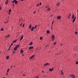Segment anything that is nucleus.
Here are the masks:
<instances>
[{
  "instance_id": "obj_1",
  "label": "nucleus",
  "mask_w": 78,
  "mask_h": 78,
  "mask_svg": "<svg viewBox=\"0 0 78 78\" xmlns=\"http://www.w3.org/2000/svg\"><path fill=\"white\" fill-rule=\"evenodd\" d=\"M19 46H20L19 44H18V45H16V46L14 48V50H15V51H16L17 50V48L19 47Z\"/></svg>"
},
{
  "instance_id": "obj_2",
  "label": "nucleus",
  "mask_w": 78,
  "mask_h": 78,
  "mask_svg": "<svg viewBox=\"0 0 78 78\" xmlns=\"http://www.w3.org/2000/svg\"><path fill=\"white\" fill-rule=\"evenodd\" d=\"M14 2L16 5H17L18 3V1L16 0H14L12 2V3H14Z\"/></svg>"
},
{
  "instance_id": "obj_3",
  "label": "nucleus",
  "mask_w": 78,
  "mask_h": 78,
  "mask_svg": "<svg viewBox=\"0 0 78 78\" xmlns=\"http://www.w3.org/2000/svg\"><path fill=\"white\" fill-rule=\"evenodd\" d=\"M70 76L72 78H76V77H75V76L73 74H71L70 75Z\"/></svg>"
},
{
  "instance_id": "obj_4",
  "label": "nucleus",
  "mask_w": 78,
  "mask_h": 78,
  "mask_svg": "<svg viewBox=\"0 0 78 78\" xmlns=\"http://www.w3.org/2000/svg\"><path fill=\"white\" fill-rule=\"evenodd\" d=\"M9 3V1H8V0H6V2H5V4L6 5H8V4Z\"/></svg>"
},
{
  "instance_id": "obj_5",
  "label": "nucleus",
  "mask_w": 78,
  "mask_h": 78,
  "mask_svg": "<svg viewBox=\"0 0 78 78\" xmlns=\"http://www.w3.org/2000/svg\"><path fill=\"white\" fill-rule=\"evenodd\" d=\"M33 48H34L33 46H30L29 48V49L31 50V49H33Z\"/></svg>"
},
{
  "instance_id": "obj_6",
  "label": "nucleus",
  "mask_w": 78,
  "mask_h": 78,
  "mask_svg": "<svg viewBox=\"0 0 78 78\" xmlns=\"http://www.w3.org/2000/svg\"><path fill=\"white\" fill-rule=\"evenodd\" d=\"M76 17H75L74 19L73 20V23H74V22H75V20H76Z\"/></svg>"
},
{
  "instance_id": "obj_7",
  "label": "nucleus",
  "mask_w": 78,
  "mask_h": 78,
  "mask_svg": "<svg viewBox=\"0 0 78 78\" xmlns=\"http://www.w3.org/2000/svg\"><path fill=\"white\" fill-rule=\"evenodd\" d=\"M47 65H49V63H46L45 64H44V66L45 67V66H47Z\"/></svg>"
},
{
  "instance_id": "obj_8",
  "label": "nucleus",
  "mask_w": 78,
  "mask_h": 78,
  "mask_svg": "<svg viewBox=\"0 0 78 78\" xmlns=\"http://www.w3.org/2000/svg\"><path fill=\"white\" fill-rule=\"evenodd\" d=\"M61 16H57V19H58L59 20V19H61Z\"/></svg>"
},
{
  "instance_id": "obj_9",
  "label": "nucleus",
  "mask_w": 78,
  "mask_h": 78,
  "mask_svg": "<svg viewBox=\"0 0 78 78\" xmlns=\"http://www.w3.org/2000/svg\"><path fill=\"white\" fill-rule=\"evenodd\" d=\"M60 5V2H58L56 4V6H59Z\"/></svg>"
},
{
  "instance_id": "obj_10",
  "label": "nucleus",
  "mask_w": 78,
  "mask_h": 78,
  "mask_svg": "<svg viewBox=\"0 0 78 78\" xmlns=\"http://www.w3.org/2000/svg\"><path fill=\"white\" fill-rule=\"evenodd\" d=\"M46 32L47 33V34H50V30H47L46 31Z\"/></svg>"
},
{
  "instance_id": "obj_11",
  "label": "nucleus",
  "mask_w": 78,
  "mask_h": 78,
  "mask_svg": "<svg viewBox=\"0 0 78 78\" xmlns=\"http://www.w3.org/2000/svg\"><path fill=\"white\" fill-rule=\"evenodd\" d=\"M51 39H55V35H52L51 37Z\"/></svg>"
},
{
  "instance_id": "obj_12",
  "label": "nucleus",
  "mask_w": 78,
  "mask_h": 78,
  "mask_svg": "<svg viewBox=\"0 0 78 78\" xmlns=\"http://www.w3.org/2000/svg\"><path fill=\"white\" fill-rule=\"evenodd\" d=\"M35 56V55H32L30 57V59H32V58H33Z\"/></svg>"
},
{
  "instance_id": "obj_13",
  "label": "nucleus",
  "mask_w": 78,
  "mask_h": 78,
  "mask_svg": "<svg viewBox=\"0 0 78 78\" xmlns=\"http://www.w3.org/2000/svg\"><path fill=\"white\" fill-rule=\"evenodd\" d=\"M20 52L21 53H23V50H22V49H21V50Z\"/></svg>"
},
{
  "instance_id": "obj_14",
  "label": "nucleus",
  "mask_w": 78,
  "mask_h": 78,
  "mask_svg": "<svg viewBox=\"0 0 78 78\" xmlns=\"http://www.w3.org/2000/svg\"><path fill=\"white\" fill-rule=\"evenodd\" d=\"M9 37V34L5 36V37H6V38H7V37Z\"/></svg>"
},
{
  "instance_id": "obj_15",
  "label": "nucleus",
  "mask_w": 78,
  "mask_h": 78,
  "mask_svg": "<svg viewBox=\"0 0 78 78\" xmlns=\"http://www.w3.org/2000/svg\"><path fill=\"white\" fill-rule=\"evenodd\" d=\"M23 35L22 36L21 38H20V41H22V39H23Z\"/></svg>"
},
{
  "instance_id": "obj_16",
  "label": "nucleus",
  "mask_w": 78,
  "mask_h": 78,
  "mask_svg": "<svg viewBox=\"0 0 78 78\" xmlns=\"http://www.w3.org/2000/svg\"><path fill=\"white\" fill-rule=\"evenodd\" d=\"M34 27H33L31 28V31H33L34 30Z\"/></svg>"
},
{
  "instance_id": "obj_17",
  "label": "nucleus",
  "mask_w": 78,
  "mask_h": 78,
  "mask_svg": "<svg viewBox=\"0 0 78 78\" xmlns=\"http://www.w3.org/2000/svg\"><path fill=\"white\" fill-rule=\"evenodd\" d=\"M37 27V25H35L34 26V27H34V29H36V28Z\"/></svg>"
},
{
  "instance_id": "obj_18",
  "label": "nucleus",
  "mask_w": 78,
  "mask_h": 78,
  "mask_svg": "<svg viewBox=\"0 0 78 78\" xmlns=\"http://www.w3.org/2000/svg\"><path fill=\"white\" fill-rule=\"evenodd\" d=\"M61 73L62 75H64V73H63V72H62V70H61Z\"/></svg>"
},
{
  "instance_id": "obj_19",
  "label": "nucleus",
  "mask_w": 78,
  "mask_h": 78,
  "mask_svg": "<svg viewBox=\"0 0 78 78\" xmlns=\"http://www.w3.org/2000/svg\"><path fill=\"white\" fill-rule=\"evenodd\" d=\"M17 41V40H15L13 41L12 43H15V42H16Z\"/></svg>"
},
{
  "instance_id": "obj_20",
  "label": "nucleus",
  "mask_w": 78,
  "mask_h": 78,
  "mask_svg": "<svg viewBox=\"0 0 78 78\" xmlns=\"http://www.w3.org/2000/svg\"><path fill=\"white\" fill-rule=\"evenodd\" d=\"M29 28H30V29H31V24L30 25Z\"/></svg>"
},
{
  "instance_id": "obj_21",
  "label": "nucleus",
  "mask_w": 78,
  "mask_h": 78,
  "mask_svg": "<svg viewBox=\"0 0 78 78\" xmlns=\"http://www.w3.org/2000/svg\"><path fill=\"white\" fill-rule=\"evenodd\" d=\"M50 8H48L47 9V11H50Z\"/></svg>"
},
{
  "instance_id": "obj_22",
  "label": "nucleus",
  "mask_w": 78,
  "mask_h": 78,
  "mask_svg": "<svg viewBox=\"0 0 78 78\" xmlns=\"http://www.w3.org/2000/svg\"><path fill=\"white\" fill-rule=\"evenodd\" d=\"M49 70H50V71H52V70H53V69H51V68H50V69H49Z\"/></svg>"
},
{
  "instance_id": "obj_23",
  "label": "nucleus",
  "mask_w": 78,
  "mask_h": 78,
  "mask_svg": "<svg viewBox=\"0 0 78 78\" xmlns=\"http://www.w3.org/2000/svg\"><path fill=\"white\" fill-rule=\"evenodd\" d=\"M40 40H42V37H40Z\"/></svg>"
},
{
  "instance_id": "obj_24",
  "label": "nucleus",
  "mask_w": 78,
  "mask_h": 78,
  "mask_svg": "<svg viewBox=\"0 0 78 78\" xmlns=\"http://www.w3.org/2000/svg\"><path fill=\"white\" fill-rule=\"evenodd\" d=\"M6 59H9V56H8L6 58Z\"/></svg>"
},
{
  "instance_id": "obj_25",
  "label": "nucleus",
  "mask_w": 78,
  "mask_h": 78,
  "mask_svg": "<svg viewBox=\"0 0 78 78\" xmlns=\"http://www.w3.org/2000/svg\"><path fill=\"white\" fill-rule=\"evenodd\" d=\"M72 18L73 19H74V15H73L72 16Z\"/></svg>"
},
{
  "instance_id": "obj_26",
  "label": "nucleus",
  "mask_w": 78,
  "mask_h": 78,
  "mask_svg": "<svg viewBox=\"0 0 78 78\" xmlns=\"http://www.w3.org/2000/svg\"><path fill=\"white\" fill-rule=\"evenodd\" d=\"M33 42H31L30 43V44H29V45H33Z\"/></svg>"
},
{
  "instance_id": "obj_27",
  "label": "nucleus",
  "mask_w": 78,
  "mask_h": 78,
  "mask_svg": "<svg viewBox=\"0 0 78 78\" xmlns=\"http://www.w3.org/2000/svg\"><path fill=\"white\" fill-rule=\"evenodd\" d=\"M9 69H7V73H8V72H9Z\"/></svg>"
},
{
  "instance_id": "obj_28",
  "label": "nucleus",
  "mask_w": 78,
  "mask_h": 78,
  "mask_svg": "<svg viewBox=\"0 0 78 78\" xmlns=\"http://www.w3.org/2000/svg\"><path fill=\"white\" fill-rule=\"evenodd\" d=\"M45 8L46 9L48 8V5L46 6Z\"/></svg>"
},
{
  "instance_id": "obj_29",
  "label": "nucleus",
  "mask_w": 78,
  "mask_h": 78,
  "mask_svg": "<svg viewBox=\"0 0 78 78\" xmlns=\"http://www.w3.org/2000/svg\"><path fill=\"white\" fill-rule=\"evenodd\" d=\"M11 46H10L9 47V48H8L9 50H10V48H11Z\"/></svg>"
},
{
  "instance_id": "obj_30",
  "label": "nucleus",
  "mask_w": 78,
  "mask_h": 78,
  "mask_svg": "<svg viewBox=\"0 0 78 78\" xmlns=\"http://www.w3.org/2000/svg\"><path fill=\"white\" fill-rule=\"evenodd\" d=\"M75 34H78V33L76 31V32H75Z\"/></svg>"
},
{
  "instance_id": "obj_31",
  "label": "nucleus",
  "mask_w": 78,
  "mask_h": 78,
  "mask_svg": "<svg viewBox=\"0 0 78 78\" xmlns=\"http://www.w3.org/2000/svg\"><path fill=\"white\" fill-rule=\"evenodd\" d=\"M1 30V31H3V28H2Z\"/></svg>"
},
{
  "instance_id": "obj_32",
  "label": "nucleus",
  "mask_w": 78,
  "mask_h": 78,
  "mask_svg": "<svg viewBox=\"0 0 78 78\" xmlns=\"http://www.w3.org/2000/svg\"><path fill=\"white\" fill-rule=\"evenodd\" d=\"M56 44V42H55L54 43H53V44H54V45H55V44Z\"/></svg>"
},
{
  "instance_id": "obj_33",
  "label": "nucleus",
  "mask_w": 78,
  "mask_h": 78,
  "mask_svg": "<svg viewBox=\"0 0 78 78\" xmlns=\"http://www.w3.org/2000/svg\"><path fill=\"white\" fill-rule=\"evenodd\" d=\"M76 65H77V64H78V62H76Z\"/></svg>"
},
{
  "instance_id": "obj_34",
  "label": "nucleus",
  "mask_w": 78,
  "mask_h": 78,
  "mask_svg": "<svg viewBox=\"0 0 78 78\" xmlns=\"http://www.w3.org/2000/svg\"><path fill=\"white\" fill-rule=\"evenodd\" d=\"M11 12V10L10 9L9 10V12Z\"/></svg>"
},
{
  "instance_id": "obj_35",
  "label": "nucleus",
  "mask_w": 78,
  "mask_h": 78,
  "mask_svg": "<svg viewBox=\"0 0 78 78\" xmlns=\"http://www.w3.org/2000/svg\"><path fill=\"white\" fill-rule=\"evenodd\" d=\"M24 26H25V24H23L22 27H24Z\"/></svg>"
},
{
  "instance_id": "obj_36",
  "label": "nucleus",
  "mask_w": 78,
  "mask_h": 78,
  "mask_svg": "<svg viewBox=\"0 0 78 78\" xmlns=\"http://www.w3.org/2000/svg\"><path fill=\"white\" fill-rule=\"evenodd\" d=\"M37 7L39 6V4H38L37 5Z\"/></svg>"
},
{
  "instance_id": "obj_37",
  "label": "nucleus",
  "mask_w": 78,
  "mask_h": 78,
  "mask_svg": "<svg viewBox=\"0 0 78 78\" xmlns=\"http://www.w3.org/2000/svg\"><path fill=\"white\" fill-rule=\"evenodd\" d=\"M40 5H42V3L41 2V3H40Z\"/></svg>"
},
{
  "instance_id": "obj_38",
  "label": "nucleus",
  "mask_w": 78,
  "mask_h": 78,
  "mask_svg": "<svg viewBox=\"0 0 78 78\" xmlns=\"http://www.w3.org/2000/svg\"><path fill=\"white\" fill-rule=\"evenodd\" d=\"M33 13L34 14H35V13H36V11H34Z\"/></svg>"
},
{
  "instance_id": "obj_39",
  "label": "nucleus",
  "mask_w": 78,
  "mask_h": 78,
  "mask_svg": "<svg viewBox=\"0 0 78 78\" xmlns=\"http://www.w3.org/2000/svg\"><path fill=\"white\" fill-rule=\"evenodd\" d=\"M12 45H13V43H12V44H11V46H11H11H12Z\"/></svg>"
},
{
  "instance_id": "obj_40",
  "label": "nucleus",
  "mask_w": 78,
  "mask_h": 78,
  "mask_svg": "<svg viewBox=\"0 0 78 78\" xmlns=\"http://www.w3.org/2000/svg\"><path fill=\"white\" fill-rule=\"evenodd\" d=\"M53 23H54V22H53L52 23V24H51V25L52 26V25H53Z\"/></svg>"
},
{
  "instance_id": "obj_41",
  "label": "nucleus",
  "mask_w": 78,
  "mask_h": 78,
  "mask_svg": "<svg viewBox=\"0 0 78 78\" xmlns=\"http://www.w3.org/2000/svg\"><path fill=\"white\" fill-rule=\"evenodd\" d=\"M7 22H8V21H7V22H5V23H7Z\"/></svg>"
},
{
  "instance_id": "obj_42",
  "label": "nucleus",
  "mask_w": 78,
  "mask_h": 78,
  "mask_svg": "<svg viewBox=\"0 0 78 78\" xmlns=\"http://www.w3.org/2000/svg\"><path fill=\"white\" fill-rule=\"evenodd\" d=\"M22 23L20 25V26H22Z\"/></svg>"
},
{
  "instance_id": "obj_43",
  "label": "nucleus",
  "mask_w": 78,
  "mask_h": 78,
  "mask_svg": "<svg viewBox=\"0 0 78 78\" xmlns=\"http://www.w3.org/2000/svg\"><path fill=\"white\" fill-rule=\"evenodd\" d=\"M15 52H15V51H13V53H15Z\"/></svg>"
},
{
  "instance_id": "obj_44",
  "label": "nucleus",
  "mask_w": 78,
  "mask_h": 78,
  "mask_svg": "<svg viewBox=\"0 0 78 78\" xmlns=\"http://www.w3.org/2000/svg\"><path fill=\"white\" fill-rule=\"evenodd\" d=\"M8 73H7L6 74V75H8Z\"/></svg>"
},
{
  "instance_id": "obj_45",
  "label": "nucleus",
  "mask_w": 78,
  "mask_h": 78,
  "mask_svg": "<svg viewBox=\"0 0 78 78\" xmlns=\"http://www.w3.org/2000/svg\"><path fill=\"white\" fill-rule=\"evenodd\" d=\"M10 67L11 69H12V66H11Z\"/></svg>"
},
{
  "instance_id": "obj_46",
  "label": "nucleus",
  "mask_w": 78,
  "mask_h": 78,
  "mask_svg": "<svg viewBox=\"0 0 78 78\" xmlns=\"http://www.w3.org/2000/svg\"><path fill=\"white\" fill-rule=\"evenodd\" d=\"M39 78V76H37L36 78Z\"/></svg>"
},
{
  "instance_id": "obj_47",
  "label": "nucleus",
  "mask_w": 78,
  "mask_h": 78,
  "mask_svg": "<svg viewBox=\"0 0 78 78\" xmlns=\"http://www.w3.org/2000/svg\"><path fill=\"white\" fill-rule=\"evenodd\" d=\"M68 19H70V16H68Z\"/></svg>"
},
{
  "instance_id": "obj_48",
  "label": "nucleus",
  "mask_w": 78,
  "mask_h": 78,
  "mask_svg": "<svg viewBox=\"0 0 78 78\" xmlns=\"http://www.w3.org/2000/svg\"><path fill=\"white\" fill-rule=\"evenodd\" d=\"M1 9H2V8H1V7H0V10Z\"/></svg>"
},
{
  "instance_id": "obj_49",
  "label": "nucleus",
  "mask_w": 78,
  "mask_h": 78,
  "mask_svg": "<svg viewBox=\"0 0 78 78\" xmlns=\"http://www.w3.org/2000/svg\"><path fill=\"white\" fill-rule=\"evenodd\" d=\"M71 15V14H70L69 15V16H70Z\"/></svg>"
},
{
  "instance_id": "obj_50",
  "label": "nucleus",
  "mask_w": 78,
  "mask_h": 78,
  "mask_svg": "<svg viewBox=\"0 0 78 78\" xmlns=\"http://www.w3.org/2000/svg\"><path fill=\"white\" fill-rule=\"evenodd\" d=\"M12 5H13V6H14V4H12Z\"/></svg>"
},
{
  "instance_id": "obj_51",
  "label": "nucleus",
  "mask_w": 78,
  "mask_h": 78,
  "mask_svg": "<svg viewBox=\"0 0 78 78\" xmlns=\"http://www.w3.org/2000/svg\"><path fill=\"white\" fill-rule=\"evenodd\" d=\"M42 72H43V73H44V70H42Z\"/></svg>"
},
{
  "instance_id": "obj_52",
  "label": "nucleus",
  "mask_w": 78,
  "mask_h": 78,
  "mask_svg": "<svg viewBox=\"0 0 78 78\" xmlns=\"http://www.w3.org/2000/svg\"><path fill=\"white\" fill-rule=\"evenodd\" d=\"M51 30H52V26L51 27Z\"/></svg>"
},
{
  "instance_id": "obj_53",
  "label": "nucleus",
  "mask_w": 78,
  "mask_h": 78,
  "mask_svg": "<svg viewBox=\"0 0 78 78\" xmlns=\"http://www.w3.org/2000/svg\"><path fill=\"white\" fill-rule=\"evenodd\" d=\"M54 41V39H52V41Z\"/></svg>"
},
{
  "instance_id": "obj_54",
  "label": "nucleus",
  "mask_w": 78,
  "mask_h": 78,
  "mask_svg": "<svg viewBox=\"0 0 78 78\" xmlns=\"http://www.w3.org/2000/svg\"><path fill=\"white\" fill-rule=\"evenodd\" d=\"M22 1H24V0H21Z\"/></svg>"
},
{
  "instance_id": "obj_55",
  "label": "nucleus",
  "mask_w": 78,
  "mask_h": 78,
  "mask_svg": "<svg viewBox=\"0 0 78 78\" xmlns=\"http://www.w3.org/2000/svg\"><path fill=\"white\" fill-rule=\"evenodd\" d=\"M61 45H62V44H61Z\"/></svg>"
},
{
  "instance_id": "obj_56",
  "label": "nucleus",
  "mask_w": 78,
  "mask_h": 78,
  "mask_svg": "<svg viewBox=\"0 0 78 78\" xmlns=\"http://www.w3.org/2000/svg\"><path fill=\"white\" fill-rule=\"evenodd\" d=\"M46 47H47V45H46Z\"/></svg>"
},
{
  "instance_id": "obj_57",
  "label": "nucleus",
  "mask_w": 78,
  "mask_h": 78,
  "mask_svg": "<svg viewBox=\"0 0 78 78\" xmlns=\"http://www.w3.org/2000/svg\"><path fill=\"white\" fill-rule=\"evenodd\" d=\"M20 20H19V21H20Z\"/></svg>"
},
{
  "instance_id": "obj_58",
  "label": "nucleus",
  "mask_w": 78,
  "mask_h": 78,
  "mask_svg": "<svg viewBox=\"0 0 78 78\" xmlns=\"http://www.w3.org/2000/svg\"><path fill=\"white\" fill-rule=\"evenodd\" d=\"M9 14H10V13H9Z\"/></svg>"
},
{
  "instance_id": "obj_59",
  "label": "nucleus",
  "mask_w": 78,
  "mask_h": 78,
  "mask_svg": "<svg viewBox=\"0 0 78 78\" xmlns=\"http://www.w3.org/2000/svg\"><path fill=\"white\" fill-rule=\"evenodd\" d=\"M14 67H15V66H14Z\"/></svg>"
},
{
  "instance_id": "obj_60",
  "label": "nucleus",
  "mask_w": 78,
  "mask_h": 78,
  "mask_svg": "<svg viewBox=\"0 0 78 78\" xmlns=\"http://www.w3.org/2000/svg\"><path fill=\"white\" fill-rule=\"evenodd\" d=\"M4 78H5V77H4Z\"/></svg>"
},
{
  "instance_id": "obj_61",
  "label": "nucleus",
  "mask_w": 78,
  "mask_h": 78,
  "mask_svg": "<svg viewBox=\"0 0 78 78\" xmlns=\"http://www.w3.org/2000/svg\"><path fill=\"white\" fill-rule=\"evenodd\" d=\"M0 1H1V0H0Z\"/></svg>"
}]
</instances>
